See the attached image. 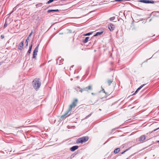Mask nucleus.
<instances>
[{
    "label": "nucleus",
    "instance_id": "39",
    "mask_svg": "<svg viewBox=\"0 0 159 159\" xmlns=\"http://www.w3.org/2000/svg\"><path fill=\"white\" fill-rule=\"evenodd\" d=\"M2 64V63L0 62V66Z\"/></svg>",
    "mask_w": 159,
    "mask_h": 159
},
{
    "label": "nucleus",
    "instance_id": "20",
    "mask_svg": "<svg viewBox=\"0 0 159 159\" xmlns=\"http://www.w3.org/2000/svg\"><path fill=\"white\" fill-rule=\"evenodd\" d=\"M88 90H92V86L91 85H89L88 87H86Z\"/></svg>",
    "mask_w": 159,
    "mask_h": 159
},
{
    "label": "nucleus",
    "instance_id": "38",
    "mask_svg": "<svg viewBox=\"0 0 159 159\" xmlns=\"http://www.w3.org/2000/svg\"><path fill=\"white\" fill-rule=\"evenodd\" d=\"M91 94H92V95H94V94H95V93H91Z\"/></svg>",
    "mask_w": 159,
    "mask_h": 159
},
{
    "label": "nucleus",
    "instance_id": "21",
    "mask_svg": "<svg viewBox=\"0 0 159 159\" xmlns=\"http://www.w3.org/2000/svg\"><path fill=\"white\" fill-rule=\"evenodd\" d=\"M93 33V32H90V33H87L85 34H84V36H89L90 35H91Z\"/></svg>",
    "mask_w": 159,
    "mask_h": 159
},
{
    "label": "nucleus",
    "instance_id": "16",
    "mask_svg": "<svg viewBox=\"0 0 159 159\" xmlns=\"http://www.w3.org/2000/svg\"><path fill=\"white\" fill-rule=\"evenodd\" d=\"M103 31H101L100 32H97L96 33V34H94L93 35V36L94 37H95V36H96L98 35H100L101 34L103 33Z\"/></svg>",
    "mask_w": 159,
    "mask_h": 159
},
{
    "label": "nucleus",
    "instance_id": "4",
    "mask_svg": "<svg viewBox=\"0 0 159 159\" xmlns=\"http://www.w3.org/2000/svg\"><path fill=\"white\" fill-rule=\"evenodd\" d=\"M39 44H38L35 48L34 50V51L33 52V58L35 59L36 58V56L37 55V53L38 51V48L39 46Z\"/></svg>",
    "mask_w": 159,
    "mask_h": 159
},
{
    "label": "nucleus",
    "instance_id": "29",
    "mask_svg": "<svg viewBox=\"0 0 159 159\" xmlns=\"http://www.w3.org/2000/svg\"><path fill=\"white\" fill-rule=\"evenodd\" d=\"M138 91L137 90V89L135 91V93H134L133 94V95H135L138 92Z\"/></svg>",
    "mask_w": 159,
    "mask_h": 159
},
{
    "label": "nucleus",
    "instance_id": "30",
    "mask_svg": "<svg viewBox=\"0 0 159 159\" xmlns=\"http://www.w3.org/2000/svg\"><path fill=\"white\" fill-rule=\"evenodd\" d=\"M32 33H33V31H31V32L30 33V34L29 35V36L28 37H29V38L30 37L32 34Z\"/></svg>",
    "mask_w": 159,
    "mask_h": 159
},
{
    "label": "nucleus",
    "instance_id": "17",
    "mask_svg": "<svg viewBox=\"0 0 159 159\" xmlns=\"http://www.w3.org/2000/svg\"><path fill=\"white\" fill-rule=\"evenodd\" d=\"M120 151V148H116L114 150V152L116 154L118 153Z\"/></svg>",
    "mask_w": 159,
    "mask_h": 159
},
{
    "label": "nucleus",
    "instance_id": "15",
    "mask_svg": "<svg viewBox=\"0 0 159 159\" xmlns=\"http://www.w3.org/2000/svg\"><path fill=\"white\" fill-rule=\"evenodd\" d=\"M89 39V37H86L85 38V39L84 40H83V42L84 43H87L88 42V40Z\"/></svg>",
    "mask_w": 159,
    "mask_h": 159
},
{
    "label": "nucleus",
    "instance_id": "25",
    "mask_svg": "<svg viewBox=\"0 0 159 159\" xmlns=\"http://www.w3.org/2000/svg\"><path fill=\"white\" fill-rule=\"evenodd\" d=\"M129 148L127 149H126L125 151H124L123 152H122L121 153V154H123L125 152H126L128 150H129Z\"/></svg>",
    "mask_w": 159,
    "mask_h": 159
},
{
    "label": "nucleus",
    "instance_id": "31",
    "mask_svg": "<svg viewBox=\"0 0 159 159\" xmlns=\"http://www.w3.org/2000/svg\"><path fill=\"white\" fill-rule=\"evenodd\" d=\"M7 24H6V23H5L4 24V28H6V27H7Z\"/></svg>",
    "mask_w": 159,
    "mask_h": 159
},
{
    "label": "nucleus",
    "instance_id": "14",
    "mask_svg": "<svg viewBox=\"0 0 159 159\" xmlns=\"http://www.w3.org/2000/svg\"><path fill=\"white\" fill-rule=\"evenodd\" d=\"M59 12V10L58 9H55V10H48L47 11L48 13H50L51 12Z\"/></svg>",
    "mask_w": 159,
    "mask_h": 159
},
{
    "label": "nucleus",
    "instance_id": "2",
    "mask_svg": "<svg viewBox=\"0 0 159 159\" xmlns=\"http://www.w3.org/2000/svg\"><path fill=\"white\" fill-rule=\"evenodd\" d=\"M88 136H84L81 138H78L76 140V143H83L87 141L89 139Z\"/></svg>",
    "mask_w": 159,
    "mask_h": 159
},
{
    "label": "nucleus",
    "instance_id": "19",
    "mask_svg": "<svg viewBox=\"0 0 159 159\" xmlns=\"http://www.w3.org/2000/svg\"><path fill=\"white\" fill-rule=\"evenodd\" d=\"M113 81V80L111 79L107 81V83L109 85H110Z\"/></svg>",
    "mask_w": 159,
    "mask_h": 159
},
{
    "label": "nucleus",
    "instance_id": "40",
    "mask_svg": "<svg viewBox=\"0 0 159 159\" xmlns=\"http://www.w3.org/2000/svg\"><path fill=\"white\" fill-rule=\"evenodd\" d=\"M137 90H138V91H139V89H137Z\"/></svg>",
    "mask_w": 159,
    "mask_h": 159
},
{
    "label": "nucleus",
    "instance_id": "5",
    "mask_svg": "<svg viewBox=\"0 0 159 159\" xmlns=\"http://www.w3.org/2000/svg\"><path fill=\"white\" fill-rule=\"evenodd\" d=\"M139 2L143 3H154V1L153 0H140L139 1Z\"/></svg>",
    "mask_w": 159,
    "mask_h": 159
},
{
    "label": "nucleus",
    "instance_id": "22",
    "mask_svg": "<svg viewBox=\"0 0 159 159\" xmlns=\"http://www.w3.org/2000/svg\"><path fill=\"white\" fill-rule=\"evenodd\" d=\"M92 113H93V112H91L90 114H89L88 116H86L85 117V119H87L88 117H90L92 115Z\"/></svg>",
    "mask_w": 159,
    "mask_h": 159
},
{
    "label": "nucleus",
    "instance_id": "13",
    "mask_svg": "<svg viewBox=\"0 0 159 159\" xmlns=\"http://www.w3.org/2000/svg\"><path fill=\"white\" fill-rule=\"evenodd\" d=\"M32 44H31L30 45V46L29 48V49L27 52V54L29 55L31 53V50L32 48Z\"/></svg>",
    "mask_w": 159,
    "mask_h": 159
},
{
    "label": "nucleus",
    "instance_id": "36",
    "mask_svg": "<svg viewBox=\"0 0 159 159\" xmlns=\"http://www.w3.org/2000/svg\"><path fill=\"white\" fill-rule=\"evenodd\" d=\"M28 46V43H27L26 44L25 47H27Z\"/></svg>",
    "mask_w": 159,
    "mask_h": 159
},
{
    "label": "nucleus",
    "instance_id": "11",
    "mask_svg": "<svg viewBox=\"0 0 159 159\" xmlns=\"http://www.w3.org/2000/svg\"><path fill=\"white\" fill-rule=\"evenodd\" d=\"M64 59H63L61 57H59L57 61V64L58 63H61L63 61Z\"/></svg>",
    "mask_w": 159,
    "mask_h": 159
},
{
    "label": "nucleus",
    "instance_id": "7",
    "mask_svg": "<svg viewBox=\"0 0 159 159\" xmlns=\"http://www.w3.org/2000/svg\"><path fill=\"white\" fill-rule=\"evenodd\" d=\"M74 89L77 92H80L82 93L83 92L82 89L80 88L79 87H76Z\"/></svg>",
    "mask_w": 159,
    "mask_h": 159
},
{
    "label": "nucleus",
    "instance_id": "24",
    "mask_svg": "<svg viewBox=\"0 0 159 159\" xmlns=\"http://www.w3.org/2000/svg\"><path fill=\"white\" fill-rule=\"evenodd\" d=\"M146 84H143L140 86L138 89H139L140 90Z\"/></svg>",
    "mask_w": 159,
    "mask_h": 159
},
{
    "label": "nucleus",
    "instance_id": "26",
    "mask_svg": "<svg viewBox=\"0 0 159 159\" xmlns=\"http://www.w3.org/2000/svg\"><path fill=\"white\" fill-rule=\"evenodd\" d=\"M82 90H83V91H88V89H87L86 87H85L83 89H82Z\"/></svg>",
    "mask_w": 159,
    "mask_h": 159
},
{
    "label": "nucleus",
    "instance_id": "33",
    "mask_svg": "<svg viewBox=\"0 0 159 159\" xmlns=\"http://www.w3.org/2000/svg\"><path fill=\"white\" fill-rule=\"evenodd\" d=\"M1 38H2V39H3V38H4V35H1Z\"/></svg>",
    "mask_w": 159,
    "mask_h": 159
},
{
    "label": "nucleus",
    "instance_id": "18",
    "mask_svg": "<svg viewBox=\"0 0 159 159\" xmlns=\"http://www.w3.org/2000/svg\"><path fill=\"white\" fill-rule=\"evenodd\" d=\"M122 1H129V0H115L113 1H111L110 2H120Z\"/></svg>",
    "mask_w": 159,
    "mask_h": 159
},
{
    "label": "nucleus",
    "instance_id": "6",
    "mask_svg": "<svg viewBox=\"0 0 159 159\" xmlns=\"http://www.w3.org/2000/svg\"><path fill=\"white\" fill-rule=\"evenodd\" d=\"M115 28V25L112 23H110L108 26V28L111 31H113Z\"/></svg>",
    "mask_w": 159,
    "mask_h": 159
},
{
    "label": "nucleus",
    "instance_id": "12",
    "mask_svg": "<svg viewBox=\"0 0 159 159\" xmlns=\"http://www.w3.org/2000/svg\"><path fill=\"white\" fill-rule=\"evenodd\" d=\"M146 138V136L145 135H143L141 136L140 138L139 141H143L145 140Z\"/></svg>",
    "mask_w": 159,
    "mask_h": 159
},
{
    "label": "nucleus",
    "instance_id": "23",
    "mask_svg": "<svg viewBox=\"0 0 159 159\" xmlns=\"http://www.w3.org/2000/svg\"><path fill=\"white\" fill-rule=\"evenodd\" d=\"M115 16H113V17H111V18H110V20H111V21L113 20H114V19H115Z\"/></svg>",
    "mask_w": 159,
    "mask_h": 159
},
{
    "label": "nucleus",
    "instance_id": "35",
    "mask_svg": "<svg viewBox=\"0 0 159 159\" xmlns=\"http://www.w3.org/2000/svg\"><path fill=\"white\" fill-rule=\"evenodd\" d=\"M158 129H159V128H157V129H155L153 131H156L157 130H158Z\"/></svg>",
    "mask_w": 159,
    "mask_h": 159
},
{
    "label": "nucleus",
    "instance_id": "27",
    "mask_svg": "<svg viewBox=\"0 0 159 159\" xmlns=\"http://www.w3.org/2000/svg\"><path fill=\"white\" fill-rule=\"evenodd\" d=\"M82 90H83V91H88V89H87L86 87H85L83 89H82Z\"/></svg>",
    "mask_w": 159,
    "mask_h": 159
},
{
    "label": "nucleus",
    "instance_id": "3",
    "mask_svg": "<svg viewBox=\"0 0 159 159\" xmlns=\"http://www.w3.org/2000/svg\"><path fill=\"white\" fill-rule=\"evenodd\" d=\"M77 101L78 100L77 99H75L73 101L71 104L70 106V111H71L73 108L75 107L76 106Z\"/></svg>",
    "mask_w": 159,
    "mask_h": 159
},
{
    "label": "nucleus",
    "instance_id": "1",
    "mask_svg": "<svg viewBox=\"0 0 159 159\" xmlns=\"http://www.w3.org/2000/svg\"><path fill=\"white\" fill-rule=\"evenodd\" d=\"M33 85L34 88L37 90L39 88L41 85V83L40 79L39 78H35L33 81Z\"/></svg>",
    "mask_w": 159,
    "mask_h": 159
},
{
    "label": "nucleus",
    "instance_id": "8",
    "mask_svg": "<svg viewBox=\"0 0 159 159\" xmlns=\"http://www.w3.org/2000/svg\"><path fill=\"white\" fill-rule=\"evenodd\" d=\"M24 45V42L22 41L20 43L18 46V48L20 50H22Z\"/></svg>",
    "mask_w": 159,
    "mask_h": 159
},
{
    "label": "nucleus",
    "instance_id": "32",
    "mask_svg": "<svg viewBox=\"0 0 159 159\" xmlns=\"http://www.w3.org/2000/svg\"><path fill=\"white\" fill-rule=\"evenodd\" d=\"M29 37H28L26 39V43H28V40H29Z\"/></svg>",
    "mask_w": 159,
    "mask_h": 159
},
{
    "label": "nucleus",
    "instance_id": "28",
    "mask_svg": "<svg viewBox=\"0 0 159 159\" xmlns=\"http://www.w3.org/2000/svg\"><path fill=\"white\" fill-rule=\"evenodd\" d=\"M75 155V154H72V155L71 156H70V158H72L73 157H74V156Z\"/></svg>",
    "mask_w": 159,
    "mask_h": 159
},
{
    "label": "nucleus",
    "instance_id": "37",
    "mask_svg": "<svg viewBox=\"0 0 159 159\" xmlns=\"http://www.w3.org/2000/svg\"><path fill=\"white\" fill-rule=\"evenodd\" d=\"M157 143H159V140H157L156 141Z\"/></svg>",
    "mask_w": 159,
    "mask_h": 159
},
{
    "label": "nucleus",
    "instance_id": "10",
    "mask_svg": "<svg viewBox=\"0 0 159 159\" xmlns=\"http://www.w3.org/2000/svg\"><path fill=\"white\" fill-rule=\"evenodd\" d=\"M70 111V109L67 111L66 112L65 114L61 116V118L62 119L66 118V116L68 114L69 112Z\"/></svg>",
    "mask_w": 159,
    "mask_h": 159
},
{
    "label": "nucleus",
    "instance_id": "34",
    "mask_svg": "<svg viewBox=\"0 0 159 159\" xmlns=\"http://www.w3.org/2000/svg\"><path fill=\"white\" fill-rule=\"evenodd\" d=\"M102 92H103V93H106L105 92L103 89H102Z\"/></svg>",
    "mask_w": 159,
    "mask_h": 159
},
{
    "label": "nucleus",
    "instance_id": "9",
    "mask_svg": "<svg viewBox=\"0 0 159 159\" xmlns=\"http://www.w3.org/2000/svg\"><path fill=\"white\" fill-rule=\"evenodd\" d=\"M78 148V146L77 145L72 146L70 148V150L71 151H74Z\"/></svg>",
    "mask_w": 159,
    "mask_h": 159
}]
</instances>
